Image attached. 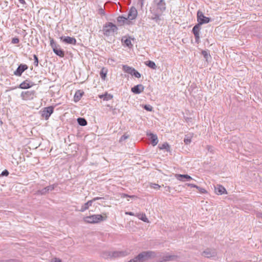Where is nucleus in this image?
I'll return each instance as SVG.
<instances>
[{
	"label": "nucleus",
	"instance_id": "f257e3e1",
	"mask_svg": "<svg viewBox=\"0 0 262 262\" xmlns=\"http://www.w3.org/2000/svg\"><path fill=\"white\" fill-rule=\"evenodd\" d=\"M166 10V3L164 0H154L149 11L152 14V19L157 21L160 17Z\"/></svg>",
	"mask_w": 262,
	"mask_h": 262
},
{
	"label": "nucleus",
	"instance_id": "f03ea898",
	"mask_svg": "<svg viewBox=\"0 0 262 262\" xmlns=\"http://www.w3.org/2000/svg\"><path fill=\"white\" fill-rule=\"evenodd\" d=\"M155 256V253L152 251H144L140 253L134 259L129 261V262H143L148 258Z\"/></svg>",
	"mask_w": 262,
	"mask_h": 262
},
{
	"label": "nucleus",
	"instance_id": "7ed1b4c3",
	"mask_svg": "<svg viewBox=\"0 0 262 262\" xmlns=\"http://www.w3.org/2000/svg\"><path fill=\"white\" fill-rule=\"evenodd\" d=\"M104 217L101 214H94L90 216H88L83 218V221L86 223L95 224L98 223L103 220H104L106 218V215Z\"/></svg>",
	"mask_w": 262,
	"mask_h": 262
},
{
	"label": "nucleus",
	"instance_id": "20e7f679",
	"mask_svg": "<svg viewBox=\"0 0 262 262\" xmlns=\"http://www.w3.org/2000/svg\"><path fill=\"white\" fill-rule=\"evenodd\" d=\"M117 26L112 23H108L103 27V31L104 35L111 36L117 31Z\"/></svg>",
	"mask_w": 262,
	"mask_h": 262
},
{
	"label": "nucleus",
	"instance_id": "39448f33",
	"mask_svg": "<svg viewBox=\"0 0 262 262\" xmlns=\"http://www.w3.org/2000/svg\"><path fill=\"white\" fill-rule=\"evenodd\" d=\"M50 45L53 49V52L58 56L60 57H63L64 55V52L59 48L58 46H57L56 43L54 42L53 39H50Z\"/></svg>",
	"mask_w": 262,
	"mask_h": 262
},
{
	"label": "nucleus",
	"instance_id": "423d86ee",
	"mask_svg": "<svg viewBox=\"0 0 262 262\" xmlns=\"http://www.w3.org/2000/svg\"><path fill=\"white\" fill-rule=\"evenodd\" d=\"M124 255L123 252L118 251H105L102 254V256L104 258H111Z\"/></svg>",
	"mask_w": 262,
	"mask_h": 262
},
{
	"label": "nucleus",
	"instance_id": "0eeeda50",
	"mask_svg": "<svg viewBox=\"0 0 262 262\" xmlns=\"http://www.w3.org/2000/svg\"><path fill=\"white\" fill-rule=\"evenodd\" d=\"M197 20L198 24L201 26L204 24L208 23L210 21V19L209 17L204 16L203 13L199 10L197 12Z\"/></svg>",
	"mask_w": 262,
	"mask_h": 262
},
{
	"label": "nucleus",
	"instance_id": "6e6552de",
	"mask_svg": "<svg viewBox=\"0 0 262 262\" xmlns=\"http://www.w3.org/2000/svg\"><path fill=\"white\" fill-rule=\"evenodd\" d=\"M54 107L52 106L44 108L41 112V116L46 120H48L51 115L53 113Z\"/></svg>",
	"mask_w": 262,
	"mask_h": 262
},
{
	"label": "nucleus",
	"instance_id": "1a4fd4ad",
	"mask_svg": "<svg viewBox=\"0 0 262 262\" xmlns=\"http://www.w3.org/2000/svg\"><path fill=\"white\" fill-rule=\"evenodd\" d=\"M202 255L207 258H211L216 255V251L214 249H207L204 250Z\"/></svg>",
	"mask_w": 262,
	"mask_h": 262
},
{
	"label": "nucleus",
	"instance_id": "9d476101",
	"mask_svg": "<svg viewBox=\"0 0 262 262\" xmlns=\"http://www.w3.org/2000/svg\"><path fill=\"white\" fill-rule=\"evenodd\" d=\"M200 28L201 25L199 24H198L195 25L192 29V32L195 36V41L198 43L199 42L200 39Z\"/></svg>",
	"mask_w": 262,
	"mask_h": 262
},
{
	"label": "nucleus",
	"instance_id": "9b49d317",
	"mask_svg": "<svg viewBox=\"0 0 262 262\" xmlns=\"http://www.w3.org/2000/svg\"><path fill=\"white\" fill-rule=\"evenodd\" d=\"M56 186V185L55 184L48 186L43 188L41 190H38L37 192V194H41V195L46 194L48 192L54 190Z\"/></svg>",
	"mask_w": 262,
	"mask_h": 262
},
{
	"label": "nucleus",
	"instance_id": "f8f14e48",
	"mask_svg": "<svg viewBox=\"0 0 262 262\" xmlns=\"http://www.w3.org/2000/svg\"><path fill=\"white\" fill-rule=\"evenodd\" d=\"M137 14L138 12L136 8L132 7L128 12L127 18L129 20H133L136 18Z\"/></svg>",
	"mask_w": 262,
	"mask_h": 262
},
{
	"label": "nucleus",
	"instance_id": "ddd939ff",
	"mask_svg": "<svg viewBox=\"0 0 262 262\" xmlns=\"http://www.w3.org/2000/svg\"><path fill=\"white\" fill-rule=\"evenodd\" d=\"M61 40H62L63 41L66 43L71 44V45H75L76 43V40L74 37H71L70 36L66 37H61Z\"/></svg>",
	"mask_w": 262,
	"mask_h": 262
},
{
	"label": "nucleus",
	"instance_id": "4468645a",
	"mask_svg": "<svg viewBox=\"0 0 262 262\" xmlns=\"http://www.w3.org/2000/svg\"><path fill=\"white\" fill-rule=\"evenodd\" d=\"M175 177L177 180L183 182L192 179V178L188 174H176Z\"/></svg>",
	"mask_w": 262,
	"mask_h": 262
},
{
	"label": "nucleus",
	"instance_id": "2eb2a0df",
	"mask_svg": "<svg viewBox=\"0 0 262 262\" xmlns=\"http://www.w3.org/2000/svg\"><path fill=\"white\" fill-rule=\"evenodd\" d=\"M28 68V66L26 64L19 65L16 70L14 72V74L16 76H20L21 74Z\"/></svg>",
	"mask_w": 262,
	"mask_h": 262
},
{
	"label": "nucleus",
	"instance_id": "dca6fc26",
	"mask_svg": "<svg viewBox=\"0 0 262 262\" xmlns=\"http://www.w3.org/2000/svg\"><path fill=\"white\" fill-rule=\"evenodd\" d=\"M144 87L142 84H138L134 87H133L131 89V91L134 94H140L144 91Z\"/></svg>",
	"mask_w": 262,
	"mask_h": 262
},
{
	"label": "nucleus",
	"instance_id": "f3484780",
	"mask_svg": "<svg viewBox=\"0 0 262 262\" xmlns=\"http://www.w3.org/2000/svg\"><path fill=\"white\" fill-rule=\"evenodd\" d=\"M178 258V256L174 255H164L162 260H160L159 262H163L166 261L174 260Z\"/></svg>",
	"mask_w": 262,
	"mask_h": 262
},
{
	"label": "nucleus",
	"instance_id": "a211bd4d",
	"mask_svg": "<svg viewBox=\"0 0 262 262\" xmlns=\"http://www.w3.org/2000/svg\"><path fill=\"white\" fill-rule=\"evenodd\" d=\"M215 192L217 195L227 193L226 189L222 185H217V186L215 187Z\"/></svg>",
	"mask_w": 262,
	"mask_h": 262
},
{
	"label": "nucleus",
	"instance_id": "6ab92c4d",
	"mask_svg": "<svg viewBox=\"0 0 262 262\" xmlns=\"http://www.w3.org/2000/svg\"><path fill=\"white\" fill-rule=\"evenodd\" d=\"M148 136L150 137L151 143L153 146H155L158 144V139L156 135L152 133L148 134Z\"/></svg>",
	"mask_w": 262,
	"mask_h": 262
},
{
	"label": "nucleus",
	"instance_id": "aec40b11",
	"mask_svg": "<svg viewBox=\"0 0 262 262\" xmlns=\"http://www.w3.org/2000/svg\"><path fill=\"white\" fill-rule=\"evenodd\" d=\"M92 203H93V201H92V200L89 201L88 202H86V203L84 204L81 206V208L80 209V211L81 212H84V211H85L86 210L89 209V208L90 206H92Z\"/></svg>",
	"mask_w": 262,
	"mask_h": 262
},
{
	"label": "nucleus",
	"instance_id": "412c9836",
	"mask_svg": "<svg viewBox=\"0 0 262 262\" xmlns=\"http://www.w3.org/2000/svg\"><path fill=\"white\" fill-rule=\"evenodd\" d=\"M123 70L131 75H132V74L133 72H134V68L130 67L127 65H123L122 67Z\"/></svg>",
	"mask_w": 262,
	"mask_h": 262
},
{
	"label": "nucleus",
	"instance_id": "4be33fe9",
	"mask_svg": "<svg viewBox=\"0 0 262 262\" xmlns=\"http://www.w3.org/2000/svg\"><path fill=\"white\" fill-rule=\"evenodd\" d=\"M99 97L101 99H103V100L108 101L113 98V95L106 93L104 94L99 95Z\"/></svg>",
	"mask_w": 262,
	"mask_h": 262
},
{
	"label": "nucleus",
	"instance_id": "5701e85b",
	"mask_svg": "<svg viewBox=\"0 0 262 262\" xmlns=\"http://www.w3.org/2000/svg\"><path fill=\"white\" fill-rule=\"evenodd\" d=\"M83 92L80 91H77L74 95L75 101H78L83 95Z\"/></svg>",
	"mask_w": 262,
	"mask_h": 262
},
{
	"label": "nucleus",
	"instance_id": "b1692460",
	"mask_svg": "<svg viewBox=\"0 0 262 262\" xmlns=\"http://www.w3.org/2000/svg\"><path fill=\"white\" fill-rule=\"evenodd\" d=\"M122 41L124 42V43H125V45L129 47V48H131L132 47V44L131 43V40H130V39L129 38H126L125 37H124L122 39Z\"/></svg>",
	"mask_w": 262,
	"mask_h": 262
},
{
	"label": "nucleus",
	"instance_id": "393cba45",
	"mask_svg": "<svg viewBox=\"0 0 262 262\" xmlns=\"http://www.w3.org/2000/svg\"><path fill=\"white\" fill-rule=\"evenodd\" d=\"M78 124L81 126H85L87 124L86 120L83 118H79L77 119Z\"/></svg>",
	"mask_w": 262,
	"mask_h": 262
},
{
	"label": "nucleus",
	"instance_id": "a878e982",
	"mask_svg": "<svg viewBox=\"0 0 262 262\" xmlns=\"http://www.w3.org/2000/svg\"><path fill=\"white\" fill-rule=\"evenodd\" d=\"M19 87L22 89H27L30 88L31 85L27 81H24L20 84Z\"/></svg>",
	"mask_w": 262,
	"mask_h": 262
},
{
	"label": "nucleus",
	"instance_id": "bb28decb",
	"mask_svg": "<svg viewBox=\"0 0 262 262\" xmlns=\"http://www.w3.org/2000/svg\"><path fill=\"white\" fill-rule=\"evenodd\" d=\"M106 74H107V70L105 69V68H102L100 71V75L101 78L103 80L105 79V78L106 76Z\"/></svg>",
	"mask_w": 262,
	"mask_h": 262
},
{
	"label": "nucleus",
	"instance_id": "cd10ccee",
	"mask_svg": "<svg viewBox=\"0 0 262 262\" xmlns=\"http://www.w3.org/2000/svg\"><path fill=\"white\" fill-rule=\"evenodd\" d=\"M146 64L148 66L149 68L152 69H156L157 68V66L155 63L151 60L147 61L146 63Z\"/></svg>",
	"mask_w": 262,
	"mask_h": 262
},
{
	"label": "nucleus",
	"instance_id": "c85d7f7f",
	"mask_svg": "<svg viewBox=\"0 0 262 262\" xmlns=\"http://www.w3.org/2000/svg\"><path fill=\"white\" fill-rule=\"evenodd\" d=\"M192 135H187L184 138V142L186 144H189L191 142Z\"/></svg>",
	"mask_w": 262,
	"mask_h": 262
},
{
	"label": "nucleus",
	"instance_id": "c756f323",
	"mask_svg": "<svg viewBox=\"0 0 262 262\" xmlns=\"http://www.w3.org/2000/svg\"><path fill=\"white\" fill-rule=\"evenodd\" d=\"M127 17H125L124 16H121L118 17L117 21L119 23L122 25L123 24L125 23V21H127Z\"/></svg>",
	"mask_w": 262,
	"mask_h": 262
},
{
	"label": "nucleus",
	"instance_id": "7c9ffc66",
	"mask_svg": "<svg viewBox=\"0 0 262 262\" xmlns=\"http://www.w3.org/2000/svg\"><path fill=\"white\" fill-rule=\"evenodd\" d=\"M202 54L204 57V58L206 59V60H207L208 58L210 57L209 54L208 53V52L207 51H203L202 52Z\"/></svg>",
	"mask_w": 262,
	"mask_h": 262
},
{
	"label": "nucleus",
	"instance_id": "2f4dec72",
	"mask_svg": "<svg viewBox=\"0 0 262 262\" xmlns=\"http://www.w3.org/2000/svg\"><path fill=\"white\" fill-rule=\"evenodd\" d=\"M150 186L151 188L157 190L159 189L161 187V186L155 183H151Z\"/></svg>",
	"mask_w": 262,
	"mask_h": 262
},
{
	"label": "nucleus",
	"instance_id": "473e14b6",
	"mask_svg": "<svg viewBox=\"0 0 262 262\" xmlns=\"http://www.w3.org/2000/svg\"><path fill=\"white\" fill-rule=\"evenodd\" d=\"M121 198H126V197H128V198H133V199H137V196H136V195H127L125 193H122L121 194Z\"/></svg>",
	"mask_w": 262,
	"mask_h": 262
},
{
	"label": "nucleus",
	"instance_id": "72a5a7b5",
	"mask_svg": "<svg viewBox=\"0 0 262 262\" xmlns=\"http://www.w3.org/2000/svg\"><path fill=\"white\" fill-rule=\"evenodd\" d=\"M132 75L135 76L136 77L139 78L141 77V74L134 69V72H133Z\"/></svg>",
	"mask_w": 262,
	"mask_h": 262
},
{
	"label": "nucleus",
	"instance_id": "f704fd0d",
	"mask_svg": "<svg viewBox=\"0 0 262 262\" xmlns=\"http://www.w3.org/2000/svg\"><path fill=\"white\" fill-rule=\"evenodd\" d=\"M33 57H34V64L36 67H37L38 65V58H37V56L36 55H33Z\"/></svg>",
	"mask_w": 262,
	"mask_h": 262
},
{
	"label": "nucleus",
	"instance_id": "c9c22d12",
	"mask_svg": "<svg viewBox=\"0 0 262 262\" xmlns=\"http://www.w3.org/2000/svg\"><path fill=\"white\" fill-rule=\"evenodd\" d=\"M160 149H167L169 148V145L167 143H163L160 147Z\"/></svg>",
	"mask_w": 262,
	"mask_h": 262
},
{
	"label": "nucleus",
	"instance_id": "e433bc0d",
	"mask_svg": "<svg viewBox=\"0 0 262 262\" xmlns=\"http://www.w3.org/2000/svg\"><path fill=\"white\" fill-rule=\"evenodd\" d=\"M144 108L146 111H150V112L152 111V107L150 105H145L144 106Z\"/></svg>",
	"mask_w": 262,
	"mask_h": 262
},
{
	"label": "nucleus",
	"instance_id": "4c0bfd02",
	"mask_svg": "<svg viewBox=\"0 0 262 262\" xmlns=\"http://www.w3.org/2000/svg\"><path fill=\"white\" fill-rule=\"evenodd\" d=\"M140 219L145 222H148V219L146 217L145 214H142L141 217Z\"/></svg>",
	"mask_w": 262,
	"mask_h": 262
},
{
	"label": "nucleus",
	"instance_id": "58836bf2",
	"mask_svg": "<svg viewBox=\"0 0 262 262\" xmlns=\"http://www.w3.org/2000/svg\"><path fill=\"white\" fill-rule=\"evenodd\" d=\"M128 138V136L124 134L123 135L120 139V142L124 141L125 140L127 139Z\"/></svg>",
	"mask_w": 262,
	"mask_h": 262
},
{
	"label": "nucleus",
	"instance_id": "ea45409f",
	"mask_svg": "<svg viewBox=\"0 0 262 262\" xmlns=\"http://www.w3.org/2000/svg\"><path fill=\"white\" fill-rule=\"evenodd\" d=\"M196 189H198V190L202 193H207V191L204 188H201L198 186V188H196Z\"/></svg>",
	"mask_w": 262,
	"mask_h": 262
},
{
	"label": "nucleus",
	"instance_id": "a19ab883",
	"mask_svg": "<svg viewBox=\"0 0 262 262\" xmlns=\"http://www.w3.org/2000/svg\"><path fill=\"white\" fill-rule=\"evenodd\" d=\"M19 39L16 37L13 38L12 39V43H14V44L18 43L19 42Z\"/></svg>",
	"mask_w": 262,
	"mask_h": 262
},
{
	"label": "nucleus",
	"instance_id": "79ce46f5",
	"mask_svg": "<svg viewBox=\"0 0 262 262\" xmlns=\"http://www.w3.org/2000/svg\"><path fill=\"white\" fill-rule=\"evenodd\" d=\"M8 174H9V171H8L7 170L5 169V170H4L2 172V173H1V175L2 176H8Z\"/></svg>",
	"mask_w": 262,
	"mask_h": 262
},
{
	"label": "nucleus",
	"instance_id": "37998d69",
	"mask_svg": "<svg viewBox=\"0 0 262 262\" xmlns=\"http://www.w3.org/2000/svg\"><path fill=\"white\" fill-rule=\"evenodd\" d=\"M98 13L100 15H104V10L102 8H100L98 10Z\"/></svg>",
	"mask_w": 262,
	"mask_h": 262
},
{
	"label": "nucleus",
	"instance_id": "c03bdc74",
	"mask_svg": "<svg viewBox=\"0 0 262 262\" xmlns=\"http://www.w3.org/2000/svg\"><path fill=\"white\" fill-rule=\"evenodd\" d=\"M186 185L188 186H189L190 187H193V188H198V186L195 184H189V183H187L186 184Z\"/></svg>",
	"mask_w": 262,
	"mask_h": 262
},
{
	"label": "nucleus",
	"instance_id": "a18cd8bd",
	"mask_svg": "<svg viewBox=\"0 0 262 262\" xmlns=\"http://www.w3.org/2000/svg\"><path fill=\"white\" fill-rule=\"evenodd\" d=\"M60 259L57 258H53L50 262H60Z\"/></svg>",
	"mask_w": 262,
	"mask_h": 262
},
{
	"label": "nucleus",
	"instance_id": "49530a36",
	"mask_svg": "<svg viewBox=\"0 0 262 262\" xmlns=\"http://www.w3.org/2000/svg\"><path fill=\"white\" fill-rule=\"evenodd\" d=\"M102 199V198L96 197V198H94L93 199H92V201H93V202L94 201H96L97 200H100V199Z\"/></svg>",
	"mask_w": 262,
	"mask_h": 262
},
{
	"label": "nucleus",
	"instance_id": "de8ad7c7",
	"mask_svg": "<svg viewBox=\"0 0 262 262\" xmlns=\"http://www.w3.org/2000/svg\"><path fill=\"white\" fill-rule=\"evenodd\" d=\"M257 216L259 218H262V213L261 212L257 213Z\"/></svg>",
	"mask_w": 262,
	"mask_h": 262
},
{
	"label": "nucleus",
	"instance_id": "09e8293b",
	"mask_svg": "<svg viewBox=\"0 0 262 262\" xmlns=\"http://www.w3.org/2000/svg\"><path fill=\"white\" fill-rule=\"evenodd\" d=\"M125 214H126L129 215H134V213H133V212H125Z\"/></svg>",
	"mask_w": 262,
	"mask_h": 262
},
{
	"label": "nucleus",
	"instance_id": "8fccbe9b",
	"mask_svg": "<svg viewBox=\"0 0 262 262\" xmlns=\"http://www.w3.org/2000/svg\"><path fill=\"white\" fill-rule=\"evenodd\" d=\"M19 3L23 5H25L26 4V2L25 0H18Z\"/></svg>",
	"mask_w": 262,
	"mask_h": 262
},
{
	"label": "nucleus",
	"instance_id": "3c124183",
	"mask_svg": "<svg viewBox=\"0 0 262 262\" xmlns=\"http://www.w3.org/2000/svg\"><path fill=\"white\" fill-rule=\"evenodd\" d=\"M2 124H3V122L1 120V119H0V125H2Z\"/></svg>",
	"mask_w": 262,
	"mask_h": 262
},
{
	"label": "nucleus",
	"instance_id": "603ef678",
	"mask_svg": "<svg viewBox=\"0 0 262 262\" xmlns=\"http://www.w3.org/2000/svg\"><path fill=\"white\" fill-rule=\"evenodd\" d=\"M169 189H170V187H169V186L167 187V190H169Z\"/></svg>",
	"mask_w": 262,
	"mask_h": 262
}]
</instances>
